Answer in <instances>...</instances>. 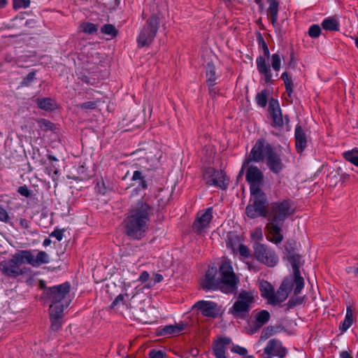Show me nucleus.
<instances>
[{"label": "nucleus", "instance_id": "obj_12", "mask_svg": "<svg viewBox=\"0 0 358 358\" xmlns=\"http://www.w3.org/2000/svg\"><path fill=\"white\" fill-rule=\"evenodd\" d=\"M254 302V296L252 292L241 291L237 298L236 301L233 305V312L234 314L248 313Z\"/></svg>", "mask_w": 358, "mask_h": 358}, {"label": "nucleus", "instance_id": "obj_51", "mask_svg": "<svg viewBox=\"0 0 358 358\" xmlns=\"http://www.w3.org/2000/svg\"><path fill=\"white\" fill-rule=\"evenodd\" d=\"M63 230L56 229L50 234L51 236L55 237L57 241H60L63 238Z\"/></svg>", "mask_w": 358, "mask_h": 358}, {"label": "nucleus", "instance_id": "obj_22", "mask_svg": "<svg viewBox=\"0 0 358 358\" xmlns=\"http://www.w3.org/2000/svg\"><path fill=\"white\" fill-rule=\"evenodd\" d=\"M296 148L299 152H302L307 146V135L304 129L299 124L295 128Z\"/></svg>", "mask_w": 358, "mask_h": 358}, {"label": "nucleus", "instance_id": "obj_48", "mask_svg": "<svg viewBox=\"0 0 358 358\" xmlns=\"http://www.w3.org/2000/svg\"><path fill=\"white\" fill-rule=\"evenodd\" d=\"M238 252L240 255L244 258L248 257L250 255V250L248 248L244 245H239Z\"/></svg>", "mask_w": 358, "mask_h": 358}, {"label": "nucleus", "instance_id": "obj_28", "mask_svg": "<svg viewBox=\"0 0 358 358\" xmlns=\"http://www.w3.org/2000/svg\"><path fill=\"white\" fill-rule=\"evenodd\" d=\"M268 14L270 15L272 24L274 25L278 20L279 3L276 0H269Z\"/></svg>", "mask_w": 358, "mask_h": 358}, {"label": "nucleus", "instance_id": "obj_31", "mask_svg": "<svg viewBox=\"0 0 358 358\" xmlns=\"http://www.w3.org/2000/svg\"><path fill=\"white\" fill-rule=\"evenodd\" d=\"M353 323V314L352 310L350 306L347 308L346 315L345 320L340 325V329L342 331H345L348 329H349Z\"/></svg>", "mask_w": 358, "mask_h": 358}, {"label": "nucleus", "instance_id": "obj_9", "mask_svg": "<svg viewBox=\"0 0 358 358\" xmlns=\"http://www.w3.org/2000/svg\"><path fill=\"white\" fill-rule=\"evenodd\" d=\"M268 148H273L264 139H259L248 156V157L243 162L241 173L243 172V169L249 164L250 162H259L268 156Z\"/></svg>", "mask_w": 358, "mask_h": 358}, {"label": "nucleus", "instance_id": "obj_52", "mask_svg": "<svg viewBox=\"0 0 358 358\" xmlns=\"http://www.w3.org/2000/svg\"><path fill=\"white\" fill-rule=\"evenodd\" d=\"M18 192L26 197H29L30 196V191L28 189L27 186H21L18 188Z\"/></svg>", "mask_w": 358, "mask_h": 358}, {"label": "nucleus", "instance_id": "obj_15", "mask_svg": "<svg viewBox=\"0 0 358 358\" xmlns=\"http://www.w3.org/2000/svg\"><path fill=\"white\" fill-rule=\"evenodd\" d=\"M21 254L24 256L25 263L34 267L49 262V256L44 251H40L36 255H34L30 250H21Z\"/></svg>", "mask_w": 358, "mask_h": 358}, {"label": "nucleus", "instance_id": "obj_34", "mask_svg": "<svg viewBox=\"0 0 358 358\" xmlns=\"http://www.w3.org/2000/svg\"><path fill=\"white\" fill-rule=\"evenodd\" d=\"M288 259L292 264L293 273H298L300 272L299 266L301 265V257L296 254H289Z\"/></svg>", "mask_w": 358, "mask_h": 358}, {"label": "nucleus", "instance_id": "obj_47", "mask_svg": "<svg viewBox=\"0 0 358 358\" xmlns=\"http://www.w3.org/2000/svg\"><path fill=\"white\" fill-rule=\"evenodd\" d=\"M29 6V1L27 0H13V7L15 9L27 8Z\"/></svg>", "mask_w": 358, "mask_h": 358}, {"label": "nucleus", "instance_id": "obj_21", "mask_svg": "<svg viewBox=\"0 0 358 358\" xmlns=\"http://www.w3.org/2000/svg\"><path fill=\"white\" fill-rule=\"evenodd\" d=\"M269 110L272 115L273 125L275 127H282L284 124V121L282 116L281 109L277 100L271 99L270 101Z\"/></svg>", "mask_w": 358, "mask_h": 358}, {"label": "nucleus", "instance_id": "obj_19", "mask_svg": "<svg viewBox=\"0 0 358 358\" xmlns=\"http://www.w3.org/2000/svg\"><path fill=\"white\" fill-rule=\"evenodd\" d=\"M264 352L268 356L284 358L287 354V350L282 346L280 341L276 339L270 340L264 349Z\"/></svg>", "mask_w": 358, "mask_h": 358}, {"label": "nucleus", "instance_id": "obj_38", "mask_svg": "<svg viewBox=\"0 0 358 358\" xmlns=\"http://www.w3.org/2000/svg\"><path fill=\"white\" fill-rule=\"evenodd\" d=\"M80 28L81 30L87 34H94L98 30V26L96 24H94L93 23L90 22H86L83 23L80 25Z\"/></svg>", "mask_w": 358, "mask_h": 358}, {"label": "nucleus", "instance_id": "obj_5", "mask_svg": "<svg viewBox=\"0 0 358 358\" xmlns=\"http://www.w3.org/2000/svg\"><path fill=\"white\" fill-rule=\"evenodd\" d=\"M251 197L245 212L250 218L266 217L268 214V201L265 194L262 192H251Z\"/></svg>", "mask_w": 358, "mask_h": 358}, {"label": "nucleus", "instance_id": "obj_16", "mask_svg": "<svg viewBox=\"0 0 358 358\" xmlns=\"http://www.w3.org/2000/svg\"><path fill=\"white\" fill-rule=\"evenodd\" d=\"M194 307L197 308L205 317L214 318L220 314L219 307L216 303L213 301H199L194 304Z\"/></svg>", "mask_w": 358, "mask_h": 358}, {"label": "nucleus", "instance_id": "obj_20", "mask_svg": "<svg viewBox=\"0 0 358 358\" xmlns=\"http://www.w3.org/2000/svg\"><path fill=\"white\" fill-rule=\"evenodd\" d=\"M49 315L51 322L50 329L53 331H59L63 323L64 310L53 306L49 308Z\"/></svg>", "mask_w": 358, "mask_h": 358}, {"label": "nucleus", "instance_id": "obj_32", "mask_svg": "<svg viewBox=\"0 0 358 358\" xmlns=\"http://www.w3.org/2000/svg\"><path fill=\"white\" fill-rule=\"evenodd\" d=\"M344 158L354 164L358 166V149L355 148L352 150L345 152L343 154Z\"/></svg>", "mask_w": 358, "mask_h": 358}, {"label": "nucleus", "instance_id": "obj_64", "mask_svg": "<svg viewBox=\"0 0 358 358\" xmlns=\"http://www.w3.org/2000/svg\"><path fill=\"white\" fill-rule=\"evenodd\" d=\"M354 269H356V268L349 267L347 268V271L348 273H354Z\"/></svg>", "mask_w": 358, "mask_h": 358}, {"label": "nucleus", "instance_id": "obj_3", "mask_svg": "<svg viewBox=\"0 0 358 358\" xmlns=\"http://www.w3.org/2000/svg\"><path fill=\"white\" fill-rule=\"evenodd\" d=\"M215 273L214 268L207 271L202 283L204 289H220L225 294H231L236 291L239 280L229 261L224 260L220 266V280L215 279Z\"/></svg>", "mask_w": 358, "mask_h": 358}, {"label": "nucleus", "instance_id": "obj_33", "mask_svg": "<svg viewBox=\"0 0 358 358\" xmlns=\"http://www.w3.org/2000/svg\"><path fill=\"white\" fill-rule=\"evenodd\" d=\"M132 180L138 183V188L145 189L148 187L147 182L140 171H135L132 176Z\"/></svg>", "mask_w": 358, "mask_h": 358}, {"label": "nucleus", "instance_id": "obj_27", "mask_svg": "<svg viewBox=\"0 0 358 358\" xmlns=\"http://www.w3.org/2000/svg\"><path fill=\"white\" fill-rule=\"evenodd\" d=\"M270 317V313L266 310H262L258 312L255 315V327L258 329L262 327L268 322Z\"/></svg>", "mask_w": 358, "mask_h": 358}, {"label": "nucleus", "instance_id": "obj_13", "mask_svg": "<svg viewBox=\"0 0 358 358\" xmlns=\"http://www.w3.org/2000/svg\"><path fill=\"white\" fill-rule=\"evenodd\" d=\"M293 280L285 279L282 282L277 292L273 293L268 301L269 304L275 306L284 301L288 296L289 293L293 288Z\"/></svg>", "mask_w": 358, "mask_h": 358}, {"label": "nucleus", "instance_id": "obj_8", "mask_svg": "<svg viewBox=\"0 0 358 358\" xmlns=\"http://www.w3.org/2000/svg\"><path fill=\"white\" fill-rule=\"evenodd\" d=\"M262 45L264 57L259 56L257 57L256 64L259 73L262 76L266 83H272L273 75L269 64L266 59L270 57L268 48L264 40H262Z\"/></svg>", "mask_w": 358, "mask_h": 358}, {"label": "nucleus", "instance_id": "obj_36", "mask_svg": "<svg viewBox=\"0 0 358 358\" xmlns=\"http://www.w3.org/2000/svg\"><path fill=\"white\" fill-rule=\"evenodd\" d=\"M37 105L41 109L52 110L54 108V101L49 98L38 99Z\"/></svg>", "mask_w": 358, "mask_h": 358}, {"label": "nucleus", "instance_id": "obj_39", "mask_svg": "<svg viewBox=\"0 0 358 358\" xmlns=\"http://www.w3.org/2000/svg\"><path fill=\"white\" fill-rule=\"evenodd\" d=\"M267 99V92L265 90L258 93L256 96L257 104L262 107H265L266 106Z\"/></svg>", "mask_w": 358, "mask_h": 358}, {"label": "nucleus", "instance_id": "obj_2", "mask_svg": "<svg viewBox=\"0 0 358 358\" xmlns=\"http://www.w3.org/2000/svg\"><path fill=\"white\" fill-rule=\"evenodd\" d=\"M294 208L289 200L275 202L271 204L268 214V222L266 226L267 239L275 244L280 243L283 240L282 227L285 220L291 215Z\"/></svg>", "mask_w": 358, "mask_h": 358}, {"label": "nucleus", "instance_id": "obj_56", "mask_svg": "<svg viewBox=\"0 0 358 358\" xmlns=\"http://www.w3.org/2000/svg\"><path fill=\"white\" fill-rule=\"evenodd\" d=\"M149 277H150L149 273L147 271H143V273H141V274L139 277V281H141L142 282H145L148 281V280L149 279Z\"/></svg>", "mask_w": 358, "mask_h": 358}, {"label": "nucleus", "instance_id": "obj_30", "mask_svg": "<svg viewBox=\"0 0 358 358\" xmlns=\"http://www.w3.org/2000/svg\"><path fill=\"white\" fill-rule=\"evenodd\" d=\"M322 25L326 30L337 31L339 28V22L335 17H327L323 20Z\"/></svg>", "mask_w": 358, "mask_h": 358}, {"label": "nucleus", "instance_id": "obj_18", "mask_svg": "<svg viewBox=\"0 0 358 358\" xmlns=\"http://www.w3.org/2000/svg\"><path fill=\"white\" fill-rule=\"evenodd\" d=\"M266 159V165L273 173L278 174L283 170L285 166L280 156L275 152L273 148H268V153Z\"/></svg>", "mask_w": 358, "mask_h": 358}, {"label": "nucleus", "instance_id": "obj_7", "mask_svg": "<svg viewBox=\"0 0 358 358\" xmlns=\"http://www.w3.org/2000/svg\"><path fill=\"white\" fill-rule=\"evenodd\" d=\"M24 263V256L20 250L15 253L10 259L0 262V271L8 277L15 278L24 273L21 268Z\"/></svg>", "mask_w": 358, "mask_h": 358}, {"label": "nucleus", "instance_id": "obj_41", "mask_svg": "<svg viewBox=\"0 0 358 358\" xmlns=\"http://www.w3.org/2000/svg\"><path fill=\"white\" fill-rule=\"evenodd\" d=\"M78 172V178L81 180H87L90 178V174L87 173V169L85 168L84 164L80 165L77 169Z\"/></svg>", "mask_w": 358, "mask_h": 358}, {"label": "nucleus", "instance_id": "obj_4", "mask_svg": "<svg viewBox=\"0 0 358 358\" xmlns=\"http://www.w3.org/2000/svg\"><path fill=\"white\" fill-rule=\"evenodd\" d=\"M71 285L66 282L59 285L50 287L44 289L43 297L51 304L50 308L53 306L64 310L71 302L70 294Z\"/></svg>", "mask_w": 358, "mask_h": 358}, {"label": "nucleus", "instance_id": "obj_63", "mask_svg": "<svg viewBox=\"0 0 358 358\" xmlns=\"http://www.w3.org/2000/svg\"><path fill=\"white\" fill-rule=\"evenodd\" d=\"M7 4V0H0V8L4 7Z\"/></svg>", "mask_w": 358, "mask_h": 358}, {"label": "nucleus", "instance_id": "obj_11", "mask_svg": "<svg viewBox=\"0 0 358 358\" xmlns=\"http://www.w3.org/2000/svg\"><path fill=\"white\" fill-rule=\"evenodd\" d=\"M203 179L208 185L223 189L227 187L228 183L226 182V176L221 171L208 168L203 172Z\"/></svg>", "mask_w": 358, "mask_h": 358}, {"label": "nucleus", "instance_id": "obj_53", "mask_svg": "<svg viewBox=\"0 0 358 358\" xmlns=\"http://www.w3.org/2000/svg\"><path fill=\"white\" fill-rule=\"evenodd\" d=\"M233 351L236 353L241 355H245L248 352V350L245 348L240 347V346L234 347Z\"/></svg>", "mask_w": 358, "mask_h": 358}, {"label": "nucleus", "instance_id": "obj_24", "mask_svg": "<svg viewBox=\"0 0 358 358\" xmlns=\"http://www.w3.org/2000/svg\"><path fill=\"white\" fill-rule=\"evenodd\" d=\"M186 325L183 323H177L173 325H168L162 328L159 334L162 336H171L178 335L180 332L183 331L185 329Z\"/></svg>", "mask_w": 358, "mask_h": 358}, {"label": "nucleus", "instance_id": "obj_29", "mask_svg": "<svg viewBox=\"0 0 358 358\" xmlns=\"http://www.w3.org/2000/svg\"><path fill=\"white\" fill-rule=\"evenodd\" d=\"M207 83L209 86L210 92H213L212 87L215 85L216 75L215 69L213 64L208 63L206 70Z\"/></svg>", "mask_w": 358, "mask_h": 358}, {"label": "nucleus", "instance_id": "obj_1", "mask_svg": "<svg viewBox=\"0 0 358 358\" xmlns=\"http://www.w3.org/2000/svg\"><path fill=\"white\" fill-rule=\"evenodd\" d=\"M154 210V207L146 198L141 196L133 202L124 219L126 234L134 239L141 238L148 229Z\"/></svg>", "mask_w": 358, "mask_h": 358}, {"label": "nucleus", "instance_id": "obj_23", "mask_svg": "<svg viewBox=\"0 0 358 358\" xmlns=\"http://www.w3.org/2000/svg\"><path fill=\"white\" fill-rule=\"evenodd\" d=\"M230 341L229 338H224L216 342L213 348L214 355L216 358H226L225 352Z\"/></svg>", "mask_w": 358, "mask_h": 358}, {"label": "nucleus", "instance_id": "obj_54", "mask_svg": "<svg viewBox=\"0 0 358 358\" xmlns=\"http://www.w3.org/2000/svg\"><path fill=\"white\" fill-rule=\"evenodd\" d=\"M20 224L22 229H28L29 228L30 222L26 219L21 218L20 220Z\"/></svg>", "mask_w": 358, "mask_h": 358}, {"label": "nucleus", "instance_id": "obj_17", "mask_svg": "<svg viewBox=\"0 0 358 358\" xmlns=\"http://www.w3.org/2000/svg\"><path fill=\"white\" fill-rule=\"evenodd\" d=\"M212 208H208L203 213H199L197 219L193 224V229L197 234H201L208 227L212 218Z\"/></svg>", "mask_w": 358, "mask_h": 358}, {"label": "nucleus", "instance_id": "obj_26", "mask_svg": "<svg viewBox=\"0 0 358 358\" xmlns=\"http://www.w3.org/2000/svg\"><path fill=\"white\" fill-rule=\"evenodd\" d=\"M293 277L287 278V279H290L293 280V288L294 289V294L295 295L299 294L304 286V280L301 276L300 272L298 273H293Z\"/></svg>", "mask_w": 358, "mask_h": 358}, {"label": "nucleus", "instance_id": "obj_59", "mask_svg": "<svg viewBox=\"0 0 358 358\" xmlns=\"http://www.w3.org/2000/svg\"><path fill=\"white\" fill-rule=\"evenodd\" d=\"M252 236L254 237H255L256 238H257V239L262 238V229H257Z\"/></svg>", "mask_w": 358, "mask_h": 358}, {"label": "nucleus", "instance_id": "obj_37", "mask_svg": "<svg viewBox=\"0 0 358 358\" xmlns=\"http://www.w3.org/2000/svg\"><path fill=\"white\" fill-rule=\"evenodd\" d=\"M271 66L273 71L278 72L281 66V57L278 53L273 54L271 57Z\"/></svg>", "mask_w": 358, "mask_h": 358}, {"label": "nucleus", "instance_id": "obj_6", "mask_svg": "<svg viewBox=\"0 0 358 358\" xmlns=\"http://www.w3.org/2000/svg\"><path fill=\"white\" fill-rule=\"evenodd\" d=\"M159 27V19L156 15H152L146 21L145 24L141 30L137 42L138 46L143 47L149 45L156 36Z\"/></svg>", "mask_w": 358, "mask_h": 358}, {"label": "nucleus", "instance_id": "obj_40", "mask_svg": "<svg viewBox=\"0 0 358 358\" xmlns=\"http://www.w3.org/2000/svg\"><path fill=\"white\" fill-rule=\"evenodd\" d=\"M101 31L103 34L108 35L111 37H114L117 34V30L115 27L110 24L103 25L101 27Z\"/></svg>", "mask_w": 358, "mask_h": 358}, {"label": "nucleus", "instance_id": "obj_14", "mask_svg": "<svg viewBox=\"0 0 358 358\" xmlns=\"http://www.w3.org/2000/svg\"><path fill=\"white\" fill-rule=\"evenodd\" d=\"M263 173L257 166H249L246 171V180L250 185L251 192L262 191L260 186L263 182Z\"/></svg>", "mask_w": 358, "mask_h": 358}, {"label": "nucleus", "instance_id": "obj_55", "mask_svg": "<svg viewBox=\"0 0 358 358\" xmlns=\"http://www.w3.org/2000/svg\"><path fill=\"white\" fill-rule=\"evenodd\" d=\"M39 122L41 127H45L47 129H51L52 127V124L46 120H41Z\"/></svg>", "mask_w": 358, "mask_h": 358}, {"label": "nucleus", "instance_id": "obj_62", "mask_svg": "<svg viewBox=\"0 0 358 358\" xmlns=\"http://www.w3.org/2000/svg\"><path fill=\"white\" fill-rule=\"evenodd\" d=\"M51 243V241L49 238H45L43 243V245L46 247Z\"/></svg>", "mask_w": 358, "mask_h": 358}, {"label": "nucleus", "instance_id": "obj_50", "mask_svg": "<svg viewBox=\"0 0 358 358\" xmlns=\"http://www.w3.org/2000/svg\"><path fill=\"white\" fill-rule=\"evenodd\" d=\"M273 334V328L272 327H266L263 329L262 332V338L266 339L269 338Z\"/></svg>", "mask_w": 358, "mask_h": 358}, {"label": "nucleus", "instance_id": "obj_10", "mask_svg": "<svg viewBox=\"0 0 358 358\" xmlns=\"http://www.w3.org/2000/svg\"><path fill=\"white\" fill-rule=\"evenodd\" d=\"M254 250L255 258L261 263L268 266H274L277 264L278 262L277 255L266 245L257 243L255 244Z\"/></svg>", "mask_w": 358, "mask_h": 358}, {"label": "nucleus", "instance_id": "obj_49", "mask_svg": "<svg viewBox=\"0 0 358 358\" xmlns=\"http://www.w3.org/2000/svg\"><path fill=\"white\" fill-rule=\"evenodd\" d=\"M9 220V215L7 211L0 206V221L3 222H8Z\"/></svg>", "mask_w": 358, "mask_h": 358}, {"label": "nucleus", "instance_id": "obj_57", "mask_svg": "<svg viewBox=\"0 0 358 358\" xmlns=\"http://www.w3.org/2000/svg\"><path fill=\"white\" fill-rule=\"evenodd\" d=\"M123 300H124V295L120 294L113 301V302L112 303V306H115L118 305L120 302H122Z\"/></svg>", "mask_w": 358, "mask_h": 358}, {"label": "nucleus", "instance_id": "obj_60", "mask_svg": "<svg viewBox=\"0 0 358 358\" xmlns=\"http://www.w3.org/2000/svg\"><path fill=\"white\" fill-rule=\"evenodd\" d=\"M341 358H352L349 351H343L340 354Z\"/></svg>", "mask_w": 358, "mask_h": 358}, {"label": "nucleus", "instance_id": "obj_58", "mask_svg": "<svg viewBox=\"0 0 358 358\" xmlns=\"http://www.w3.org/2000/svg\"><path fill=\"white\" fill-rule=\"evenodd\" d=\"M163 278H163L162 275H161L159 273L155 274L154 278H153L154 284L160 282L161 281H162Z\"/></svg>", "mask_w": 358, "mask_h": 358}, {"label": "nucleus", "instance_id": "obj_43", "mask_svg": "<svg viewBox=\"0 0 358 358\" xmlns=\"http://www.w3.org/2000/svg\"><path fill=\"white\" fill-rule=\"evenodd\" d=\"M320 33L321 29L319 25L313 24L309 28L308 34L311 38H317Z\"/></svg>", "mask_w": 358, "mask_h": 358}, {"label": "nucleus", "instance_id": "obj_44", "mask_svg": "<svg viewBox=\"0 0 358 358\" xmlns=\"http://www.w3.org/2000/svg\"><path fill=\"white\" fill-rule=\"evenodd\" d=\"M98 102V101H87L80 104L78 107L82 110H92L97 106Z\"/></svg>", "mask_w": 358, "mask_h": 358}, {"label": "nucleus", "instance_id": "obj_25", "mask_svg": "<svg viewBox=\"0 0 358 358\" xmlns=\"http://www.w3.org/2000/svg\"><path fill=\"white\" fill-rule=\"evenodd\" d=\"M259 288L261 292L262 296L269 301V299L272 296L274 289L271 284L266 280H261L259 282Z\"/></svg>", "mask_w": 358, "mask_h": 358}, {"label": "nucleus", "instance_id": "obj_46", "mask_svg": "<svg viewBox=\"0 0 358 358\" xmlns=\"http://www.w3.org/2000/svg\"><path fill=\"white\" fill-rule=\"evenodd\" d=\"M166 353L162 350L155 349L151 350L149 352V358H165Z\"/></svg>", "mask_w": 358, "mask_h": 358}, {"label": "nucleus", "instance_id": "obj_35", "mask_svg": "<svg viewBox=\"0 0 358 358\" xmlns=\"http://www.w3.org/2000/svg\"><path fill=\"white\" fill-rule=\"evenodd\" d=\"M281 78L283 80L286 92L289 97H291L292 92H293V82L292 78L288 75L287 72H284L281 75Z\"/></svg>", "mask_w": 358, "mask_h": 358}, {"label": "nucleus", "instance_id": "obj_61", "mask_svg": "<svg viewBox=\"0 0 358 358\" xmlns=\"http://www.w3.org/2000/svg\"><path fill=\"white\" fill-rule=\"evenodd\" d=\"M138 191L137 190V189H134L131 192V194L130 196V198H133L135 196L138 195Z\"/></svg>", "mask_w": 358, "mask_h": 358}, {"label": "nucleus", "instance_id": "obj_45", "mask_svg": "<svg viewBox=\"0 0 358 358\" xmlns=\"http://www.w3.org/2000/svg\"><path fill=\"white\" fill-rule=\"evenodd\" d=\"M303 297L297 296L291 298L287 302L288 308H292L296 306L300 305L303 302Z\"/></svg>", "mask_w": 358, "mask_h": 358}, {"label": "nucleus", "instance_id": "obj_42", "mask_svg": "<svg viewBox=\"0 0 358 358\" xmlns=\"http://www.w3.org/2000/svg\"><path fill=\"white\" fill-rule=\"evenodd\" d=\"M35 73L31 72L29 73L21 82L20 85L22 87H29L35 80Z\"/></svg>", "mask_w": 358, "mask_h": 358}]
</instances>
